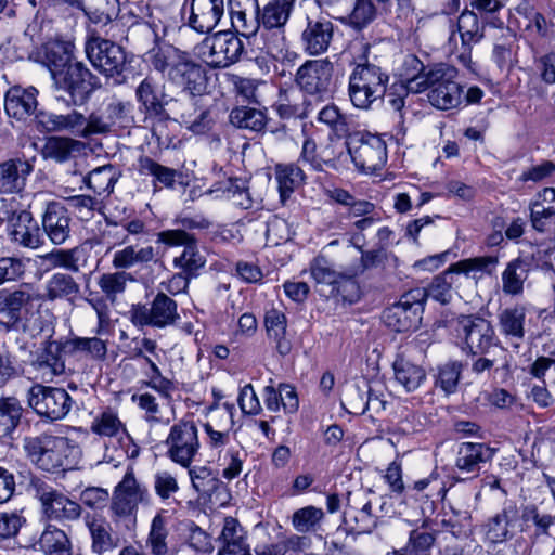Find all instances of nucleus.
Segmentation results:
<instances>
[{"instance_id": "f257e3e1", "label": "nucleus", "mask_w": 555, "mask_h": 555, "mask_svg": "<svg viewBox=\"0 0 555 555\" xmlns=\"http://www.w3.org/2000/svg\"><path fill=\"white\" fill-rule=\"evenodd\" d=\"M146 62L181 91L191 94L204 93L207 73L188 52L170 44L156 46L146 52Z\"/></svg>"}, {"instance_id": "f03ea898", "label": "nucleus", "mask_w": 555, "mask_h": 555, "mask_svg": "<svg viewBox=\"0 0 555 555\" xmlns=\"http://www.w3.org/2000/svg\"><path fill=\"white\" fill-rule=\"evenodd\" d=\"M376 60L370 44H363L361 53L356 57V65L349 76L348 95L358 109H373L386 95L389 75Z\"/></svg>"}, {"instance_id": "7ed1b4c3", "label": "nucleus", "mask_w": 555, "mask_h": 555, "mask_svg": "<svg viewBox=\"0 0 555 555\" xmlns=\"http://www.w3.org/2000/svg\"><path fill=\"white\" fill-rule=\"evenodd\" d=\"M81 250L78 247L70 249H54L42 256V259L52 268H62L67 272H54L43 284L40 298L43 301L54 302L64 300L75 304L81 297L79 282L69 273L80 271L79 258Z\"/></svg>"}, {"instance_id": "20e7f679", "label": "nucleus", "mask_w": 555, "mask_h": 555, "mask_svg": "<svg viewBox=\"0 0 555 555\" xmlns=\"http://www.w3.org/2000/svg\"><path fill=\"white\" fill-rule=\"evenodd\" d=\"M457 70L446 64L434 65L428 74L410 82L412 93L429 89L428 101L439 109H451L463 102V88L455 81Z\"/></svg>"}, {"instance_id": "39448f33", "label": "nucleus", "mask_w": 555, "mask_h": 555, "mask_svg": "<svg viewBox=\"0 0 555 555\" xmlns=\"http://www.w3.org/2000/svg\"><path fill=\"white\" fill-rule=\"evenodd\" d=\"M85 51L93 67L112 79L114 85L126 83L128 56L121 46L108 39L94 37L86 42Z\"/></svg>"}, {"instance_id": "423d86ee", "label": "nucleus", "mask_w": 555, "mask_h": 555, "mask_svg": "<svg viewBox=\"0 0 555 555\" xmlns=\"http://www.w3.org/2000/svg\"><path fill=\"white\" fill-rule=\"evenodd\" d=\"M23 448L29 461L44 472H56L69 466L70 451L67 438L43 434L26 437Z\"/></svg>"}, {"instance_id": "0eeeda50", "label": "nucleus", "mask_w": 555, "mask_h": 555, "mask_svg": "<svg viewBox=\"0 0 555 555\" xmlns=\"http://www.w3.org/2000/svg\"><path fill=\"white\" fill-rule=\"evenodd\" d=\"M128 313L130 322L139 330H163L175 326L180 320L177 301L163 291L147 304H133Z\"/></svg>"}, {"instance_id": "6e6552de", "label": "nucleus", "mask_w": 555, "mask_h": 555, "mask_svg": "<svg viewBox=\"0 0 555 555\" xmlns=\"http://www.w3.org/2000/svg\"><path fill=\"white\" fill-rule=\"evenodd\" d=\"M53 87L68 94L73 105L87 103L91 95L101 88L100 78L87 65L75 60L52 77Z\"/></svg>"}, {"instance_id": "1a4fd4ad", "label": "nucleus", "mask_w": 555, "mask_h": 555, "mask_svg": "<svg viewBox=\"0 0 555 555\" xmlns=\"http://www.w3.org/2000/svg\"><path fill=\"white\" fill-rule=\"evenodd\" d=\"M346 146L354 166L362 172L374 173L387 162L385 141L367 131H353L347 134Z\"/></svg>"}, {"instance_id": "9d476101", "label": "nucleus", "mask_w": 555, "mask_h": 555, "mask_svg": "<svg viewBox=\"0 0 555 555\" xmlns=\"http://www.w3.org/2000/svg\"><path fill=\"white\" fill-rule=\"evenodd\" d=\"M27 490L40 501L48 519L73 521L81 516V506L77 502L72 501L42 478L31 477Z\"/></svg>"}, {"instance_id": "9b49d317", "label": "nucleus", "mask_w": 555, "mask_h": 555, "mask_svg": "<svg viewBox=\"0 0 555 555\" xmlns=\"http://www.w3.org/2000/svg\"><path fill=\"white\" fill-rule=\"evenodd\" d=\"M455 331L462 343V350L472 354H487L491 347L499 346L491 322L477 314H461Z\"/></svg>"}, {"instance_id": "f8f14e48", "label": "nucleus", "mask_w": 555, "mask_h": 555, "mask_svg": "<svg viewBox=\"0 0 555 555\" xmlns=\"http://www.w3.org/2000/svg\"><path fill=\"white\" fill-rule=\"evenodd\" d=\"M27 403L39 417L53 422L69 413L74 400L63 388L35 384L27 391Z\"/></svg>"}, {"instance_id": "ddd939ff", "label": "nucleus", "mask_w": 555, "mask_h": 555, "mask_svg": "<svg viewBox=\"0 0 555 555\" xmlns=\"http://www.w3.org/2000/svg\"><path fill=\"white\" fill-rule=\"evenodd\" d=\"M166 455L173 463L190 467L199 450L198 429L194 421L180 420L170 427L165 440Z\"/></svg>"}, {"instance_id": "4468645a", "label": "nucleus", "mask_w": 555, "mask_h": 555, "mask_svg": "<svg viewBox=\"0 0 555 555\" xmlns=\"http://www.w3.org/2000/svg\"><path fill=\"white\" fill-rule=\"evenodd\" d=\"M297 0H269L259 10L262 30L260 37L268 39L272 31L273 39L266 44L267 53L281 52L284 46V27L291 18Z\"/></svg>"}, {"instance_id": "2eb2a0df", "label": "nucleus", "mask_w": 555, "mask_h": 555, "mask_svg": "<svg viewBox=\"0 0 555 555\" xmlns=\"http://www.w3.org/2000/svg\"><path fill=\"white\" fill-rule=\"evenodd\" d=\"M295 83L306 94L327 98L335 86L334 64L328 59L308 60L298 67Z\"/></svg>"}, {"instance_id": "dca6fc26", "label": "nucleus", "mask_w": 555, "mask_h": 555, "mask_svg": "<svg viewBox=\"0 0 555 555\" xmlns=\"http://www.w3.org/2000/svg\"><path fill=\"white\" fill-rule=\"evenodd\" d=\"M157 241L168 246H184L181 255L175 257L173 266L191 279L197 278L206 264V258L197 248L194 235L183 229L165 230L157 234Z\"/></svg>"}, {"instance_id": "f3484780", "label": "nucleus", "mask_w": 555, "mask_h": 555, "mask_svg": "<svg viewBox=\"0 0 555 555\" xmlns=\"http://www.w3.org/2000/svg\"><path fill=\"white\" fill-rule=\"evenodd\" d=\"M149 501L147 489L137 481L133 470L129 469L115 489L111 508L114 515L128 517L134 514L140 503Z\"/></svg>"}, {"instance_id": "a211bd4d", "label": "nucleus", "mask_w": 555, "mask_h": 555, "mask_svg": "<svg viewBox=\"0 0 555 555\" xmlns=\"http://www.w3.org/2000/svg\"><path fill=\"white\" fill-rule=\"evenodd\" d=\"M135 100L139 104V111L145 119L157 120L158 122L168 121V98L157 81L146 76L135 88Z\"/></svg>"}, {"instance_id": "6ab92c4d", "label": "nucleus", "mask_w": 555, "mask_h": 555, "mask_svg": "<svg viewBox=\"0 0 555 555\" xmlns=\"http://www.w3.org/2000/svg\"><path fill=\"white\" fill-rule=\"evenodd\" d=\"M334 37V24L324 16H307L306 27L301 31L302 50L311 56L325 53Z\"/></svg>"}, {"instance_id": "aec40b11", "label": "nucleus", "mask_w": 555, "mask_h": 555, "mask_svg": "<svg viewBox=\"0 0 555 555\" xmlns=\"http://www.w3.org/2000/svg\"><path fill=\"white\" fill-rule=\"evenodd\" d=\"M243 51V41L235 34L220 31L212 38L208 64L214 68L229 67L240 61Z\"/></svg>"}, {"instance_id": "412c9836", "label": "nucleus", "mask_w": 555, "mask_h": 555, "mask_svg": "<svg viewBox=\"0 0 555 555\" xmlns=\"http://www.w3.org/2000/svg\"><path fill=\"white\" fill-rule=\"evenodd\" d=\"M527 313L528 309L522 304H514L498 312L499 332L514 348L525 339Z\"/></svg>"}, {"instance_id": "4be33fe9", "label": "nucleus", "mask_w": 555, "mask_h": 555, "mask_svg": "<svg viewBox=\"0 0 555 555\" xmlns=\"http://www.w3.org/2000/svg\"><path fill=\"white\" fill-rule=\"evenodd\" d=\"M495 450L485 443L462 442L457 447L455 467L467 475L460 480L470 479L478 476L480 464L492 460Z\"/></svg>"}, {"instance_id": "5701e85b", "label": "nucleus", "mask_w": 555, "mask_h": 555, "mask_svg": "<svg viewBox=\"0 0 555 555\" xmlns=\"http://www.w3.org/2000/svg\"><path fill=\"white\" fill-rule=\"evenodd\" d=\"M85 522L91 538V550L96 555H111L120 545V538L102 516L87 514Z\"/></svg>"}, {"instance_id": "b1692460", "label": "nucleus", "mask_w": 555, "mask_h": 555, "mask_svg": "<svg viewBox=\"0 0 555 555\" xmlns=\"http://www.w3.org/2000/svg\"><path fill=\"white\" fill-rule=\"evenodd\" d=\"M42 230L55 245L64 244L70 234V217L67 208L60 202L47 205L41 218Z\"/></svg>"}, {"instance_id": "393cba45", "label": "nucleus", "mask_w": 555, "mask_h": 555, "mask_svg": "<svg viewBox=\"0 0 555 555\" xmlns=\"http://www.w3.org/2000/svg\"><path fill=\"white\" fill-rule=\"evenodd\" d=\"M223 15L224 0H192L190 26L201 34H208Z\"/></svg>"}, {"instance_id": "a878e982", "label": "nucleus", "mask_w": 555, "mask_h": 555, "mask_svg": "<svg viewBox=\"0 0 555 555\" xmlns=\"http://www.w3.org/2000/svg\"><path fill=\"white\" fill-rule=\"evenodd\" d=\"M519 518V509L515 502L507 501L501 512L490 517L485 526L486 538L492 544L503 543L514 535L512 529Z\"/></svg>"}, {"instance_id": "bb28decb", "label": "nucleus", "mask_w": 555, "mask_h": 555, "mask_svg": "<svg viewBox=\"0 0 555 555\" xmlns=\"http://www.w3.org/2000/svg\"><path fill=\"white\" fill-rule=\"evenodd\" d=\"M73 42L62 39H50L38 51L39 61L49 69L51 78L56 72L68 66L76 59Z\"/></svg>"}, {"instance_id": "cd10ccee", "label": "nucleus", "mask_w": 555, "mask_h": 555, "mask_svg": "<svg viewBox=\"0 0 555 555\" xmlns=\"http://www.w3.org/2000/svg\"><path fill=\"white\" fill-rule=\"evenodd\" d=\"M38 90L34 87H11L4 95V109L8 116L25 120L36 113Z\"/></svg>"}, {"instance_id": "c85d7f7f", "label": "nucleus", "mask_w": 555, "mask_h": 555, "mask_svg": "<svg viewBox=\"0 0 555 555\" xmlns=\"http://www.w3.org/2000/svg\"><path fill=\"white\" fill-rule=\"evenodd\" d=\"M33 170V164L23 158H11L0 163V193L21 192Z\"/></svg>"}, {"instance_id": "c756f323", "label": "nucleus", "mask_w": 555, "mask_h": 555, "mask_svg": "<svg viewBox=\"0 0 555 555\" xmlns=\"http://www.w3.org/2000/svg\"><path fill=\"white\" fill-rule=\"evenodd\" d=\"M16 331H21L25 338L33 340L31 347L50 340L54 334V325L50 314H42L39 310H25L24 319Z\"/></svg>"}, {"instance_id": "7c9ffc66", "label": "nucleus", "mask_w": 555, "mask_h": 555, "mask_svg": "<svg viewBox=\"0 0 555 555\" xmlns=\"http://www.w3.org/2000/svg\"><path fill=\"white\" fill-rule=\"evenodd\" d=\"M12 241L21 246L38 248L42 244V232L28 210H21L12 219Z\"/></svg>"}, {"instance_id": "2f4dec72", "label": "nucleus", "mask_w": 555, "mask_h": 555, "mask_svg": "<svg viewBox=\"0 0 555 555\" xmlns=\"http://www.w3.org/2000/svg\"><path fill=\"white\" fill-rule=\"evenodd\" d=\"M41 353L35 362L38 370L49 373L51 376H59L65 373V361L62 354L66 353L65 341H44Z\"/></svg>"}, {"instance_id": "473e14b6", "label": "nucleus", "mask_w": 555, "mask_h": 555, "mask_svg": "<svg viewBox=\"0 0 555 555\" xmlns=\"http://www.w3.org/2000/svg\"><path fill=\"white\" fill-rule=\"evenodd\" d=\"M264 326L268 337L275 341L278 352L282 356L289 353L292 344L291 340L286 337V315L275 308L270 309L266 312L264 315Z\"/></svg>"}, {"instance_id": "72a5a7b5", "label": "nucleus", "mask_w": 555, "mask_h": 555, "mask_svg": "<svg viewBox=\"0 0 555 555\" xmlns=\"http://www.w3.org/2000/svg\"><path fill=\"white\" fill-rule=\"evenodd\" d=\"M529 262L524 258L509 261L502 272V292L509 296H519L524 293V283L528 278Z\"/></svg>"}, {"instance_id": "f704fd0d", "label": "nucleus", "mask_w": 555, "mask_h": 555, "mask_svg": "<svg viewBox=\"0 0 555 555\" xmlns=\"http://www.w3.org/2000/svg\"><path fill=\"white\" fill-rule=\"evenodd\" d=\"M396 380L408 391L416 390L426 379L425 370L404 358L398 356L392 363Z\"/></svg>"}, {"instance_id": "c9c22d12", "label": "nucleus", "mask_w": 555, "mask_h": 555, "mask_svg": "<svg viewBox=\"0 0 555 555\" xmlns=\"http://www.w3.org/2000/svg\"><path fill=\"white\" fill-rule=\"evenodd\" d=\"M382 319L387 327L401 333L416 328L422 317L398 301L384 310Z\"/></svg>"}, {"instance_id": "e433bc0d", "label": "nucleus", "mask_w": 555, "mask_h": 555, "mask_svg": "<svg viewBox=\"0 0 555 555\" xmlns=\"http://www.w3.org/2000/svg\"><path fill=\"white\" fill-rule=\"evenodd\" d=\"M274 177L282 203H285L305 181L304 170L296 164L275 165Z\"/></svg>"}, {"instance_id": "4c0bfd02", "label": "nucleus", "mask_w": 555, "mask_h": 555, "mask_svg": "<svg viewBox=\"0 0 555 555\" xmlns=\"http://www.w3.org/2000/svg\"><path fill=\"white\" fill-rule=\"evenodd\" d=\"M202 94H191L181 91L178 96H169L167 104L168 120L191 121L199 109V98Z\"/></svg>"}, {"instance_id": "58836bf2", "label": "nucleus", "mask_w": 555, "mask_h": 555, "mask_svg": "<svg viewBox=\"0 0 555 555\" xmlns=\"http://www.w3.org/2000/svg\"><path fill=\"white\" fill-rule=\"evenodd\" d=\"M24 408L15 397L0 398V439H8L17 428Z\"/></svg>"}, {"instance_id": "ea45409f", "label": "nucleus", "mask_w": 555, "mask_h": 555, "mask_svg": "<svg viewBox=\"0 0 555 555\" xmlns=\"http://www.w3.org/2000/svg\"><path fill=\"white\" fill-rule=\"evenodd\" d=\"M373 403V390L366 383L363 385L351 384L347 387L341 406L350 414L362 415Z\"/></svg>"}, {"instance_id": "a19ab883", "label": "nucleus", "mask_w": 555, "mask_h": 555, "mask_svg": "<svg viewBox=\"0 0 555 555\" xmlns=\"http://www.w3.org/2000/svg\"><path fill=\"white\" fill-rule=\"evenodd\" d=\"M38 545L46 555H72V544L67 534L54 526L44 529Z\"/></svg>"}, {"instance_id": "79ce46f5", "label": "nucleus", "mask_w": 555, "mask_h": 555, "mask_svg": "<svg viewBox=\"0 0 555 555\" xmlns=\"http://www.w3.org/2000/svg\"><path fill=\"white\" fill-rule=\"evenodd\" d=\"M457 29L462 46L466 51H469L472 44L478 43L483 38V25L473 10H465L461 13L457 20Z\"/></svg>"}, {"instance_id": "37998d69", "label": "nucleus", "mask_w": 555, "mask_h": 555, "mask_svg": "<svg viewBox=\"0 0 555 555\" xmlns=\"http://www.w3.org/2000/svg\"><path fill=\"white\" fill-rule=\"evenodd\" d=\"M139 171L145 176H152L153 185L156 189L157 184L164 188L173 189L177 177L179 176L176 169L166 167L151 157L144 156L139 159Z\"/></svg>"}, {"instance_id": "c03bdc74", "label": "nucleus", "mask_w": 555, "mask_h": 555, "mask_svg": "<svg viewBox=\"0 0 555 555\" xmlns=\"http://www.w3.org/2000/svg\"><path fill=\"white\" fill-rule=\"evenodd\" d=\"M230 122L240 129H246L260 132L267 125L266 114L257 108L241 106L235 107L230 113Z\"/></svg>"}, {"instance_id": "a18cd8bd", "label": "nucleus", "mask_w": 555, "mask_h": 555, "mask_svg": "<svg viewBox=\"0 0 555 555\" xmlns=\"http://www.w3.org/2000/svg\"><path fill=\"white\" fill-rule=\"evenodd\" d=\"M66 353L74 356L83 352L95 360H104L107 353L106 341L98 337H74L65 340Z\"/></svg>"}, {"instance_id": "49530a36", "label": "nucleus", "mask_w": 555, "mask_h": 555, "mask_svg": "<svg viewBox=\"0 0 555 555\" xmlns=\"http://www.w3.org/2000/svg\"><path fill=\"white\" fill-rule=\"evenodd\" d=\"M83 143L67 137H52L43 147L46 158L54 159L59 163L68 160L73 153L79 152Z\"/></svg>"}, {"instance_id": "de8ad7c7", "label": "nucleus", "mask_w": 555, "mask_h": 555, "mask_svg": "<svg viewBox=\"0 0 555 555\" xmlns=\"http://www.w3.org/2000/svg\"><path fill=\"white\" fill-rule=\"evenodd\" d=\"M376 17V8L372 0H353L352 8L339 21L361 30Z\"/></svg>"}, {"instance_id": "09e8293b", "label": "nucleus", "mask_w": 555, "mask_h": 555, "mask_svg": "<svg viewBox=\"0 0 555 555\" xmlns=\"http://www.w3.org/2000/svg\"><path fill=\"white\" fill-rule=\"evenodd\" d=\"M167 518L158 513L152 520L147 538V545L153 555H170V548L167 543L168 538Z\"/></svg>"}, {"instance_id": "8fccbe9b", "label": "nucleus", "mask_w": 555, "mask_h": 555, "mask_svg": "<svg viewBox=\"0 0 555 555\" xmlns=\"http://www.w3.org/2000/svg\"><path fill=\"white\" fill-rule=\"evenodd\" d=\"M454 274L457 273L453 270V266L451 264L449 269L435 276L427 287L428 297L442 305L449 304L452 300L454 293L452 288Z\"/></svg>"}, {"instance_id": "3c124183", "label": "nucleus", "mask_w": 555, "mask_h": 555, "mask_svg": "<svg viewBox=\"0 0 555 555\" xmlns=\"http://www.w3.org/2000/svg\"><path fill=\"white\" fill-rule=\"evenodd\" d=\"M117 181L116 170L112 165H105L93 169L86 178L85 182L95 194H111Z\"/></svg>"}, {"instance_id": "603ef678", "label": "nucleus", "mask_w": 555, "mask_h": 555, "mask_svg": "<svg viewBox=\"0 0 555 555\" xmlns=\"http://www.w3.org/2000/svg\"><path fill=\"white\" fill-rule=\"evenodd\" d=\"M119 0H87L85 14L94 23L107 24L119 15Z\"/></svg>"}, {"instance_id": "864d4df0", "label": "nucleus", "mask_w": 555, "mask_h": 555, "mask_svg": "<svg viewBox=\"0 0 555 555\" xmlns=\"http://www.w3.org/2000/svg\"><path fill=\"white\" fill-rule=\"evenodd\" d=\"M231 24L237 34L249 38L262 30L259 12L230 11Z\"/></svg>"}, {"instance_id": "5fc2aeb1", "label": "nucleus", "mask_w": 555, "mask_h": 555, "mask_svg": "<svg viewBox=\"0 0 555 555\" xmlns=\"http://www.w3.org/2000/svg\"><path fill=\"white\" fill-rule=\"evenodd\" d=\"M310 273L320 289L325 292L334 288L343 273L336 272L324 257L315 258L310 264Z\"/></svg>"}, {"instance_id": "6e6d98bb", "label": "nucleus", "mask_w": 555, "mask_h": 555, "mask_svg": "<svg viewBox=\"0 0 555 555\" xmlns=\"http://www.w3.org/2000/svg\"><path fill=\"white\" fill-rule=\"evenodd\" d=\"M133 279L125 271L104 273L98 280V285L105 297L114 302L117 296L125 292L128 281Z\"/></svg>"}, {"instance_id": "4d7b16f0", "label": "nucleus", "mask_w": 555, "mask_h": 555, "mask_svg": "<svg viewBox=\"0 0 555 555\" xmlns=\"http://www.w3.org/2000/svg\"><path fill=\"white\" fill-rule=\"evenodd\" d=\"M222 416L228 421L224 425L212 422H208L204 425V429L208 436V443L214 449L222 448L230 441V431L233 426V420L232 412L228 405L227 411L222 413Z\"/></svg>"}, {"instance_id": "13d9d810", "label": "nucleus", "mask_w": 555, "mask_h": 555, "mask_svg": "<svg viewBox=\"0 0 555 555\" xmlns=\"http://www.w3.org/2000/svg\"><path fill=\"white\" fill-rule=\"evenodd\" d=\"M324 517V513L321 508L314 506H306L297 509L292 517V524L297 532L307 533L314 531L321 520Z\"/></svg>"}, {"instance_id": "bf43d9fd", "label": "nucleus", "mask_w": 555, "mask_h": 555, "mask_svg": "<svg viewBox=\"0 0 555 555\" xmlns=\"http://www.w3.org/2000/svg\"><path fill=\"white\" fill-rule=\"evenodd\" d=\"M462 364L453 361L437 367L435 385L450 395L456 391L461 377Z\"/></svg>"}, {"instance_id": "052dcab7", "label": "nucleus", "mask_w": 555, "mask_h": 555, "mask_svg": "<svg viewBox=\"0 0 555 555\" xmlns=\"http://www.w3.org/2000/svg\"><path fill=\"white\" fill-rule=\"evenodd\" d=\"M131 107L130 102L112 96L103 103L101 108L105 114V118L108 120L112 128H114L116 125L125 126L129 122Z\"/></svg>"}, {"instance_id": "680f3d73", "label": "nucleus", "mask_w": 555, "mask_h": 555, "mask_svg": "<svg viewBox=\"0 0 555 555\" xmlns=\"http://www.w3.org/2000/svg\"><path fill=\"white\" fill-rule=\"evenodd\" d=\"M499 259L496 256H481L468 259H463L453 263V270L456 273H463L468 276L472 272L491 273L492 269L498 264Z\"/></svg>"}, {"instance_id": "e2e57ef3", "label": "nucleus", "mask_w": 555, "mask_h": 555, "mask_svg": "<svg viewBox=\"0 0 555 555\" xmlns=\"http://www.w3.org/2000/svg\"><path fill=\"white\" fill-rule=\"evenodd\" d=\"M529 210L530 222L535 231L546 233L555 224V207H542L539 202H530Z\"/></svg>"}, {"instance_id": "0e129e2a", "label": "nucleus", "mask_w": 555, "mask_h": 555, "mask_svg": "<svg viewBox=\"0 0 555 555\" xmlns=\"http://www.w3.org/2000/svg\"><path fill=\"white\" fill-rule=\"evenodd\" d=\"M189 476L196 492L209 493L218 486V479L207 466H195L189 469Z\"/></svg>"}, {"instance_id": "69168bd1", "label": "nucleus", "mask_w": 555, "mask_h": 555, "mask_svg": "<svg viewBox=\"0 0 555 555\" xmlns=\"http://www.w3.org/2000/svg\"><path fill=\"white\" fill-rule=\"evenodd\" d=\"M318 120L327 125L338 135H344L348 131L346 116L334 104L324 106L318 114Z\"/></svg>"}, {"instance_id": "338daca9", "label": "nucleus", "mask_w": 555, "mask_h": 555, "mask_svg": "<svg viewBox=\"0 0 555 555\" xmlns=\"http://www.w3.org/2000/svg\"><path fill=\"white\" fill-rule=\"evenodd\" d=\"M25 522L23 509L0 512V539L15 537Z\"/></svg>"}, {"instance_id": "774afa93", "label": "nucleus", "mask_w": 555, "mask_h": 555, "mask_svg": "<svg viewBox=\"0 0 555 555\" xmlns=\"http://www.w3.org/2000/svg\"><path fill=\"white\" fill-rule=\"evenodd\" d=\"M122 429V424L113 411H104L91 425V430L100 436L113 437Z\"/></svg>"}]
</instances>
